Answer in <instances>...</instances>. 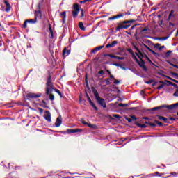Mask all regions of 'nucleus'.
I'll use <instances>...</instances> for the list:
<instances>
[{
    "label": "nucleus",
    "mask_w": 178,
    "mask_h": 178,
    "mask_svg": "<svg viewBox=\"0 0 178 178\" xmlns=\"http://www.w3.org/2000/svg\"><path fill=\"white\" fill-rule=\"evenodd\" d=\"M177 106H178V103L171 104V105H168V106L162 105V106H157V107H154V108L149 109V112H150L151 113H154L156 111L163 109V108H165L166 109H168V111H172V109H176V108H177Z\"/></svg>",
    "instance_id": "obj_1"
},
{
    "label": "nucleus",
    "mask_w": 178,
    "mask_h": 178,
    "mask_svg": "<svg viewBox=\"0 0 178 178\" xmlns=\"http://www.w3.org/2000/svg\"><path fill=\"white\" fill-rule=\"evenodd\" d=\"M92 92L97 104H99L100 106H102V108H106V103L105 102V99L99 97V93H98V91H97L95 88H92Z\"/></svg>",
    "instance_id": "obj_2"
},
{
    "label": "nucleus",
    "mask_w": 178,
    "mask_h": 178,
    "mask_svg": "<svg viewBox=\"0 0 178 178\" xmlns=\"http://www.w3.org/2000/svg\"><path fill=\"white\" fill-rule=\"evenodd\" d=\"M134 20H127L122 22V24H118V26L116 27V31H120L122 29H129L130 27V24L129 23H134ZM128 24V25H124Z\"/></svg>",
    "instance_id": "obj_3"
},
{
    "label": "nucleus",
    "mask_w": 178,
    "mask_h": 178,
    "mask_svg": "<svg viewBox=\"0 0 178 178\" xmlns=\"http://www.w3.org/2000/svg\"><path fill=\"white\" fill-rule=\"evenodd\" d=\"M27 23H29L30 24H35V23H37V18L25 20L23 24L24 29H27Z\"/></svg>",
    "instance_id": "obj_4"
},
{
    "label": "nucleus",
    "mask_w": 178,
    "mask_h": 178,
    "mask_svg": "<svg viewBox=\"0 0 178 178\" xmlns=\"http://www.w3.org/2000/svg\"><path fill=\"white\" fill-rule=\"evenodd\" d=\"M136 62H137L138 65H139L140 67H142V69L144 70V72H147V70H148V69L145 66V62L144 61V60L140 59V61H138V60H136Z\"/></svg>",
    "instance_id": "obj_5"
},
{
    "label": "nucleus",
    "mask_w": 178,
    "mask_h": 178,
    "mask_svg": "<svg viewBox=\"0 0 178 178\" xmlns=\"http://www.w3.org/2000/svg\"><path fill=\"white\" fill-rule=\"evenodd\" d=\"M42 94L41 93H33L30 92L26 94V97L27 98H40L41 97Z\"/></svg>",
    "instance_id": "obj_6"
},
{
    "label": "nucleus",
    "mask_w": 178,
    "mask_h": 178,
    "mask_svg": "<svg viewBox=\"0 0 178 178\" xmlns=\"http://www.w3.org/2000/svg\"><path fill=\"white\" fill-rule=\"evenodd\" d=\"M143 46L145 48H146L147 51L151 52V54H152L154 56H159V54L155 52V51L152 50L151 48H149V47L147 46V44H143Z\"/></svg>",
    "instance_id": "obj_7"
},
{
    "label": "nucleus",
    "mask_w": 178,
    "mask_h": 178,
    "mask_svg": "<svg viewBox=\"0 0 178 178\" xmlns=\"http://www.w3.org/2000/svg\"><path fill=\"white\" fill-rule=\"evenodd\" d=\"M44 118L47 122H52L51 120V113L49 111L44 112Z\"/></svg>",
    "instance_id": "obj_8"
},
{
    "label": "nucleus",
    "mask_w": 178,
    "mask_h": 178,
    "mask_svg": "<svg viewBox=\"0 0 178 178\" xmlns=\"http://www.w3.org/2000/svg\"><path fill=\"white\" fill-rule=\"evenodd\" d=\"M175 17H176V14H175V10H171L168 15V21L173 20V19H175Z\"/></svg>",
    "instance_id": "obj_9"
},
{
    "label": "nucleus",
    "mask_w": 178,
    "mask_h": 178,
    "mask_svg": "<svg viewBox=\"0 0 178 178\" xmlns=\"http://www.w3.org/2000/svg\"><path fill=\"white\" fill-rule=\"evenodd\" d=\"M46 86L47 87H54V83H52V76H51V75L48 76Z\"/></svg>",
    "instance_id": "obj_10"
},
{
    "label": "nucleus",
    "mask_w": 178,
    "mask_h": 178,
    "mask_svg": "<svg viewBox=\"0 0 178 178\" xmlns=\"http://www.w3.org/2000/svg\"><path fill=\"white\" fill-rule=\"evenodd\" d=\"M60 124H62V117L59 116L56 119V121L55 122V126H56V127H60Z\"/></svg>",
    "instance_id": "obj_11"
},
{
    "label": "nucleus",
    "mask_w": 178,
    "mask_h": 178,
    "mask_svg": "<svg viewBox=\"0 0 178 178\" xmlns=\"http://www.w3.org/2000/svg\"><path fill=\"white\" fill-rule=\"evenodd\" d=\"M67 133H81V131H83V129H70L67 130Z\"/></svg>",
    "instance_id": "obj_12"
},
{
    "label": "nucleus",
    "mask_w": 178,
    "mask_h": 178,
    "mask_svg": "<svg viewBox=\"0 0 178 178\" xmlns=\"http://www.w3.org/2000/svg\"><path fill=\"white\" fill-rule=\"evenodd\" d=\"M4 3L6 5V12H10V9L12 8V6H10V4L9 3V1L5 0Z\"/></svg>",
    "instance_id": "obj_13"
},
{
    "label": "nucleus",
    "mask_w": 178,
    "mask_h": 178,
    "mask_svg": "<svg viewBox=\"0 0 178 178\" xmlns=\"http://www.w3.org/2000/svg\"><path fill=\"white\" fill-rule=\"evenodd\" d=\"M117 44H118V41L114 40V41H113L112 43L107 44L106 45V48H113L115 47V45H117Z\"/></svg>",
    "instance_id": "obj_14"
},
{
    "label": "nucleus",
    "mask_w": 178,
    "mask_h": 178,
    "mask_svg": "<svg viewBox=\"0 0 178 178\" xmlns=\"http://www.w3.org/2000/svg\"><path fill=\"white\" fill-rule=\"evenodd\" d=\"M60 16L61 17L62 19V22L63 23H65L66 22V11H63L60 14Z\"/></svg>",
    "instance_id": "obj_15"
},
{
    "label": "nucleus",
    "mask_w": 178,
    "mask_h": 178,
    "mask_svg": "<svg viewBox=\"0 0 178 178\" xmlns=\"http://www.w3.org/2000/svg\"><path fill=\"white\" fill-rule=\"evenodd\" d=\"M102 48H104V45L97 47L94 49H92L91 51V52H92V54H96V52H98V51H101V49H102Z\"/></svg>",
    "instance_id": "obj_16"
},
{
    "label": "nucleus",
    "mask_w": 178,
    "mask_h": 178,
    "mask_svg": "<svg viewBox=\"0 0 178 178\" xmlns=\"http://www.w3.org/2000/svg\"><path fill=\"white\" fill-rule=\"evenodd\" d=\"M54 91V86H47L46 88V94H51Z\"/></svg>",
    "instance_id": "obj_17"
},
{
    "label": "nucleus",
    "mask_w": 178,
    "mask_h": 178,
    "mask_svg": "<svg viewBox=\"0 0 178 178\" xmlns=\"http://www.w3.org/2000/svg\"><path fill=\"white\" fill-rule=\"evenodd\" d=\"M35 19H41L42 17V14H41V10L35 11Z\"/></svg>",
    "instance_id": "obj_18"
},
{
    "label": "nucleus",
    "mask_w": 178,
    "mask_h": 178,
    "mask_svg": "<svg viewBox=\"0 0 178 178\" xmlns=\"http://www.w3.org/2000/svg\"><path fill=\"white\" fill-rule=\"evenodd\" d=\"M120 17H123V15L119 14V15H117L115 16L109 17L108 19L109 20H115V19H120Z\"/></svg>",
    "instance_id": "obj_19"
},
{
    "label": "nucleus",
    "mask_w": 178,
    "mask_h": 178,
    "mask_svg": "<svg viewBox=\"0 0 178 178\" xmlns=\"http://www.w3.org/2000/svg\"><path fill=\"white\" fill-rule=\"evenodd\" d=\"M63 56H68V55H70V50H67L66 48L64 49L63 51Z\"/></svg>",
    "instance_id": "obj_20"
},
{
    "label": "nucleus",
    "mask_w": 178,
    "mask_h": 178,
    "mask_svg": "<svg viewBox=\"0 0 178 178\" xmlns=\"http://www.w3.org/2000/svg\"><path fill=\"white\" fill-rule=\"evenodd\" d=\"M49 30L50 31V34L49 35V38H54V31H52V26L51 25L49 26Z\"/></svg>",
    "instance_id": "obj_21"
},
{
    "label": "nucleus",
    "mask_w": 178,
    "mask_h": 178,
    "mask_svg": "<svg viewBox=\"0 0 178 178\" xmlns=\"http://www.w3.org/2000/svg\"><path fill=\"white\" fill-rule=\"evenodd\" d=\"M157 116H158V119L159 120H163V122H164V123H168V118L162 117L161 115H157Z\"/></svg>",
    "instance_id": "obj_22"
},
{
    "label": "nucleus",
    "mask_w": 178,
    "mask_h": 178,
    "mask_svg": "<svg viewBox=\"0 0 178 178\" xmlns=\"http://www.w3.org/2000/svg\"><path fill=\"white\" fill-rule=\"evenodd\" d=\"M79 27L82 31H86V27H84V24H83V22H81L79 23Z\"/></svg>",
    "instance_id": "obj_23"
},
{
    "label": "nucleus",
    "mask_w": 178,
    "mask_h": 178,
    "mask_svg": "<svg viewBox=\"0 0 178 178\" xmlns=\"http://www.w3.org/2000/svg\"><path fill=\"white\" fill-rule=\"evenodd\" d=\"M143 56V58H145V59H147V60L148 61L149 63H151V65H154V63H152V61L151 60V59H149L148 56L145 54L144 56Z\"/></svg>",
    "instance_id": "obj_24"
},
{
    "label": "nucleus",
    "mask_w": 178,
    "mask_h": 178,
    "mask_svg": "<svg viewBox=\"0 0 178 178\" xmlns=\"http://www.w3.org/2000/svg\"><path fill=\"white\" fill-rule=\"evenodd\" d=\"M74 10H75L76 12H80V8H79V4L75 3L74 5Z\"/></svg>",
    "instance_id": "obj_25"
},
{
    "label": "nucleus",
    "mask_w": 178,
    "mask_h": 178,
    "mask_svg": "<svg viewBox=\"0 0 178 178\" xmlns=\"http://www.w3.org/2000/svg\"><path fill=\"white\" fill-rule=\"evenodd\" d=\"M79 11L73 10L72 11V16H73V17H77V16L79 15Z\"/></svg>",
    "instance_id": "obj_26"
},
{
    "label": "nucleus",
    "mask_w": 178,
    "mask_h": 178,
    "mask_svg": "<svg viewBox=\"0 0 178 178\" xmlns=\"http://www.w3.org/2000/svg\"><path fill=\"white\" fill-rule=\"evenodd\" d=\"M87 126H88V127H90V129H95V127H97V125L91 124V123H88Z\"/></svg>",
    "instance_id": "obj_27"
},
{
    "label": "nucleus",
    "mask_w": 178,
    "mask_h": 178,
    "mask_svg": "<svg viewBox=\"0 0 178 178\" xmlns=\"http://www.w3.org/2000/svg\"><path fill=\"white\" fill-rule=\"evenodd\" d=\"M154 123H156V124H158L159 126H160L161 127H162V126H163V124L159 121H158L157 120H154Z\"/></svg>",
    "instance_id": "obj_28"
},
{
    "label": "nucleus",
    "mask_w": 178,
    "mask_h": 178,
    "mask_svg": "<svg viewBox=\"0 0 178 178\" xmlns=\"http://www.w3.org/2000/svg\"><path fill=\"white\" fill-rule=\"evenodd\" d=\"M55 92H56L57 94H58V95H60V98H62V92H60V90L58 89H54Z\"/></svg>",
    "instance_id": "obj_29"
},
{
    "label": "nucleus",
    "mask_w": 178,
    "mask_h": 178,
    "mask_svg": "<svg viewBox=\"0 0 178 178\" xmlns=\"http://www.w3.org/2000/svg\"><path fill=\"white\" fill-rule=\"evenodd\" d=\"M147 31H148V28H145L144 29H143L142 31H141V33L142 34H147L148 33V32H147Z\"/></svg>",
    "instance_id": "obj_30"
},
{
    "label": "nucleus",
    "mask_w": 178,
    "mask_h": 178,
    "mask_svg": "<svg viewBox=\"0 0 178 178\" xmlns=\"http://www.w3.org/2000/svg\"><path fill=\"white\" fill-rule=\"evenodd\" d=\"M85 83L86 87H88V76H87V74L86 75V78H85Z\"/></svg>",
    "instance_id": "obj_31"
},
{
    "label": "nucleus",
    "mask_w": 178,
    "mask_h": 178,
    "mask_svg": "<svg viewBox=\"0 0 178 178\" xmlns=\"http://www.w3.org/2000/svg\"><path fill=\"white\" fill-rule=\"evenodd\" d=\"M85 83L86 87H88V76H87V74L86 75V78H85Z\"/></svg>",
    "instance_id": "obj_32"
},
{
    "label": "nucleus",
    "mask_w": 178,
    "mask_h": 178,
    "mask_svg": "<svg viewBox=\"0 0 178 178\" xmlns=\"http://www.w3.org/2000/svg\"><path fill=\"white\" fill-rule=\"evenodd\" d=\"M106 56H108V58H112L113 59H116L117 56L113 55V54H107Z\"/></svg>",
    "instance_id": "obj_33"
},
{
    "label": "nucleus",
    "mask_w": 178,
    "mask_h": 178,
    "mask_svg": "<svg viewBox=\"0 0 178 178\" xmlns=\"http://www.w3.org/2000/svg\"><path fill=\"white\" fill-rule=\"evenodd\" d=\"M133 47L134 49H136V51H137L141 55V52L140 51V49H138L137 46H136V44H134Z\"/></svg>",
    "instance_id": "obj_34"
},
{
    "label": "nucleus",
    "mask_w": 178,
    "mask_h": 178,
    "mask_svg": "<svg viewBox=\"0 0 178 178\" xmlns=\"http://www.w3.org/2000/svg\"><path fill=\"white\" fill-rule=\"evenodd\" d=\"M90 105L93 108V109H95V111H98V108L95 106V104L94 103H92Z\"/></svg>",
    "instance_id": "obj_35"
},
{
    "label": "nucleus",
    "mask_w": 178,
    "mask_h": 178,
    "mask_svg": "<svg viewBox=\"0 0 178 178\" xmlns=\"http://www.w3.org/2000/svg\"><path fill=\"white\" fill-rule=\"evenodd\" d=\"M49 99H50V101H54L55 99V96H54V95H52V94H50Z\"/></svg>",
    "instance_id": "obj_36"
},
{
    "label": "nucleus",
    "mask_w": 178,
    "mask_h": 178,
    "mask_svg": "<svg viewBox=\"0 0 178 178\" xmlns=\"http://www.w3.org/2000/svg\"><path fill=\"white\" fill-rule=\"evenodd\" d=\"M118 106H120L121 108H124V106H127V104H122V103H120L118 104Z\"/></svg>",
    "instance_id": "obj_37"
},
{
    "label": "nucleus",
    "mask_w": 178,
    "mask_h": 178,
    "mask_svg": "<svg viewBox=\"0 0 178 178\" xmlns=\"http://www.w3.org/2000/svg\"><path fill=\"white\" fill-rule=\"evenodd\" d=\"M105 81L107 86H109V84H111V79H106Z\"/></svg>",
    "instance_id": "obj_38"
},
{
    "label": "nucleus",
    "mask_w": 178,
    "mask_h": 178,
    "mask_svg": "<svg viewBox=\"0 0 178 178\" xmlns=\"http://www.w3.org/2000/svg\"><path fill=\"white\" fill-rule=\"evenodd\" d=\"M139 127H141V129H145V127H147V125H145V124H140Z\"/></svg>",
    "instance_id": "obj_39"
},
{
    "label": "nucleus",
    "mask_w": 178,
    "mask_h": 178,
    "mask_svg": "<svg viewBox=\"0 0 178 178\" xmlns=\"http://www.w3.org/2000/svg\"><path fill=\"white\" fill-rule=\"evenodd\" d=\"M131 119L132 122H135V120H137V118H136V116H134V115H131Z\"/></svg>",
    "instance_id": "obj_40"
},
{
    "label": "nucleus",
    "mask_w": 178,
    "mask_h": 178,
    "mask_svg": "<svg viewBox=\"0 0 178 178\" xmlns=\"http://www.w3.org/2000/svg\"><path fill=\"white\" fill-rule=\"evenodd\" d=\"M145 84H152V83H154V80H149V81H145Z\"/></svg>",
    "instance_id": "obj_41"
},
{
    "label": "nucleus",
    "mask_w": 178,
    "mask_h": 178,
    "mask_svg": "<svg viewBox=\"0 0 178 178\" xmlns=\"http://www.w3.org/2000/svg\"><path fill=\"white\" fill-rule=\"evenodd\" d=\"M98 74H101L102 76H104L105 74V72L104 70H100L98 72Z\"/></svg>",
    "instance_id": "obj_42"
},
{
    "label": "nucleus",
    "mask_w": 178,
    "mask_h": 178,
    "mask_svg": "<svg viewBox=\"0 0 178 178\" xmlns=\"http://www.w3.org/2000/svg\"><path fill=\"white\" fill-rule=\"evenodd\" d=\"M170 66H172L173 67H175L176 69H178V65H175L172 63H170Z\"/></svg>",
    "instance_id": "obj_43"
},
{
    "label": "nucleus",
    "mask_w": 178,
    "mask_h": 178,
    "mask_svg": "<svg viewBox=\"0 0 178 178\" xmlns=\"http://www.w3.org/2000/svg\"><path fill=\"white\" fill-rule=\"evenodd\" d=\"M113 118H116V119H120V115L118 114H113Z\"/></svg>",
    "instance_id": "obj_44"
},
{
    "label": "nucleus",
    "mask_w": 178,
    "mask_h": 178,
    "mask_svg": "<svg viewBox=\"0 0 178 178\" xmlns=\"http://www.w3.org/2000/svg\"><path fill=\"white\" fill-rule=\"evenodd\" d=\"M115 59H118V60H124V57H120L117 56Z\"/></svg>",
    "instance_id": "obj_45"
},
{
    "label": "nucleus",
    "mask_w": 178,
    "mask_h": 178,
    "mask_svg": "<svg viewBox=\"0 0 178 178\" xmlns=\"http://www.w3.org/2000/svg\"><path fill=\"white\" fill-rule=\"evenodd\" d=\"M126 120H127L128 123H131V122H133L131 118H126Z\"/></svg>",
    "instance_id": "obj_46"
},
{
    "label": "nucleus",
    "mask_w": 178,
    "mask_h": 178,
    "mask_svg": "<svg viewBox=\"0 0 178 178\" xmlns=\"http://www.w3.org/2000/svg\"><path fill=\"white\" fill-rule=\"evenodd\" d=\"M81 17H84V10L83 9H82L81 10Z\"/></svg>",
    "instance_id": "obj_47"
},
{
    "label": "nucleus",
    "mask_w": 178,
    "mask_h": 178,
    "mask_svg": "<svg viewBox=\"0 0 178 178\" xmlns=\"http://www.w3.org/2000/svg\"><path fill=\"white\" fill-rule=\"evenodd\" d=\"M113 66H116L117 67H120V66H122V65H120V64L116 63H113Z\"/></svg>",
    "instance_id": "obj_48"
},
{
    "label": "nucleus",
    "mask_w": 178,
    "mask_h": 178,
    "mask_svg": "<svg viewBox=\"0 0 178 178\" xmlns=\"http://www.w3.org/2000/svg\"><path fill=\"white\" fill-rule=\"evenodd\" d=\"M168 38H169V36L163 37V38H161V40H162V41H166V40H168Z\"/></svg>",
    "instance_id": "obj_49"
},
{
    "label": "nucleus",
    "mask_w": 178,
    "mask_h": 178,
    "mask_svg": "<svg viewBox=\"0 0 178 178\" xmlns=\"http://www.w3.org/2000/svg\"><path fill=\"white\" fill-rule=\"evenodd\" d=\"M154 48H159L161 47V44L159 43H156L154 45Z\"/></svg>",
    "instance_id": "obj_50"
},
{
    "label": "nucleus",
    "mask_w": 178,
    "mask_h": 178,
    "mask_svg": "<svg viewBox=\"0 0 178 178\" xmlns=\"http://www.w3.org/2000/svg\"><path fill=\"white\" fill-rule=\"evenodd\" d=\"M120 15H122V17H123V16H126V15H130V12L123 13L120 14Z\"/></svg>",
    "instance_id": "obj_51"
},
{
    "label": "nucleus",
    "mask_w": 178,
    "mask_h": 178,
    "mask_svg": "<svg viewBox=\"0 0 178 178\" xmlns=\"http://www.w3.org/2000/svg\"><path fill=\"white\" fill-rule=\"evenodd\" d=\"M170 54H172V51H168L166 52L165 55H166V56H170Z\"/></svg>",
    "instance_id": "obj_52"
},
{
    "label": "nucleus",
    "mask_w": 178,
    "mask_h": 178,
    "mask_svg": "<svg viewBox=\"0 0 178 178\" xmlns=\"http://www.w3.org/2000/svg\"><path fill=\"white\" fill-rule=\"evenodd\" d=\"M149 126H152V127H156V124H155L154 123H151V122H149Z\"/></svg>",
    "instance_id": "obj_53"
},
{
    "label": "nucleus",
    "mask_w": 178,
    "mask_h": 178,
    "mask_svg": "<svg viewBox=\"0 0 178 178\" xmlns=\"http://www.w3.org/2000/svg\"><path fill=\"white\" fill-rule=\"evenodd\" d=\"M162 88H163V85H160L158 86L157 90H162Z\"/></svg>",
    "instance_id": "obj_54"
},
{
    "label": "nucleus",
    "mask_w": 178,
    "mask_h": 178,
    "mask_svg": "<svg viewBox=\"0 0 178 178\" xmlns=\"http://www.w3.org/2000/svg\"><path fill=\"white\" fill-rule=\"evenodd\" d=\"M174 97H178V90L175 91V93L173 94Z\"/></svg>",
    "instance_id": "obj_55"
},
{
    "label": "nucleus",
    "mask_w": 178,
    "mask_h": 178,
    "mask_svg": "<svg viewBox=\"0 0 178 178\" xmlns=\"http://www.w3.org/2000/svg\"><path fill=\"white\" fill-rule=\"evenodd\" d=\"M137 26V24H135L134 26H132L131 28H130V30H134V29H136V26Z\"/></svg>",
    "instance_id": "obj_56"
},
{
    "label": "nucleus",
    "mask_w": 178,
    "mask_h": 178,
    "mask_svg": "<svg viewBox=\"0 0 178 178\" xmlns=\"http://www.w3.org/2000/svg\"><path fill=\"white\" fill-rule=\"evenodd\" d=\"M165 48V46H161L159 47V51H162Z\"/></svg>",
    "instance_id": "obj_57"
},
{
    "label": "nucleus",
    "mask_w": 178,
    "mask_h": 178,
    "mask_svg": "<svg viewBox=\"0 0 178 178\" xmlns=\"http://www.w3.org/2000/svg\"><path fill=\"white\" fill-rule=\"evenodd\" d=\"M81 123H82L83 124H86V126H87V124H88L87 122H86V121H84V120H82V121H81Z\"/></svg>",
    "instance_id": "obj_58"
},
{
    "label": "nucleus",
    "mask_w": 178,
    "mask_h": 178,
    "mask_svg": "<svg viewBox=\"0 0 178 178\" xmlns=\"http://www.w3.org/2000/svg\"><path fill=\"white\" fill-rule=\"evenodd\" d=\"M88 101H89V104L91 105L92 104H94V102H92V101L91 100V99L88 98Z\"/></svg>",
    "instance_id": "obj_59"
},
{
    "label": "nucleus",
    "mask_w": 178,
    "mask_h": 178,
    "mask_svg": "<svg viewBox=\"0 0 178 178\" xmlns=\"http://www.w3.org/2000/svg\"><path fill=\"white\" fill-rule=\"evenodd\" d=\"M119 83H120V81H118V80H115V81H114V84H119Z\"/></svg>",
    "instance_id": "obj_60"
},
{
    "label": "nucleus",
    "mask_w": 178,
    "mask_h": 178,
    "mask_svg": "<svg viewBox=\"0 0 178 178\" xmlns=\"http://www.w3.org/2000/svg\"><path fill=\"white\" fill-rule=\"evenodd\" d=\"M170 26H171L172 27H175V24L172 23V22H169Z\"/></svg>",
    "instance_id": "obj_61"
},
{
    "label": "nucleus",
    "mask_w": 178,
    "mask_h": 178,
    "mask_svg": "<svg viewBox=\"0 0 178 178\" xmlns=\"http://www.w3.org/2000/svg\"><path fill=\"white\" fill-rule=\"evenodd\" d=\"M120 68L122 69V70H127V68L120 66Z\"/></svg>",
    "instance_id": "obj_62"
},
{
    "label": "nucleus",
    "mask_w": 178,
    "mask_h": 178,
    "mask_svg": "<svg viewBox=\"0 0 178 178\" xmlns=\"http://www.w3.org/2000/svg\"><path fill=\"white\" fill-rule=\"evenodd\" d=\"M170 120L175 121V120H176V119H175V118H173V117H170Z\"/></svg>",
    "instance_id": "obj_63"
},
{
    "label": "nucleus",
    "mask_w": 178,
    "mask_h": 178,
    "mask_svg": "<svg viewBox=\"0 0 178 178\" xmlns=\"http://www.w3.org/2000/svg\"><path fill=\"white\" fill-rule=\"evenodd\" d=\"M86 2H87V1L86 0H83V1H81L80 3H86Z\"/></svg>",
    "instance_id": "obj_64"
}]
</instances>
